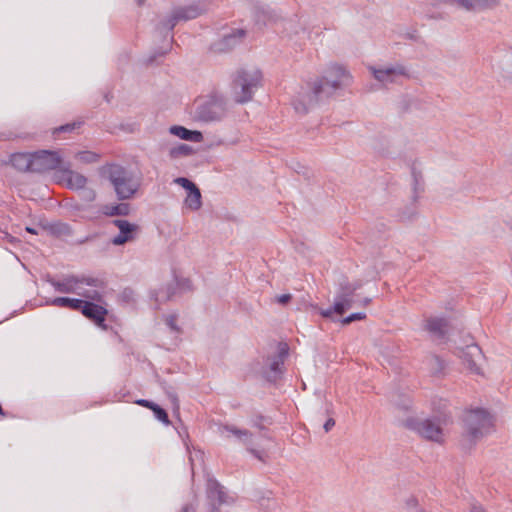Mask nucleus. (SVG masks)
<instances>
[{
  "mask_svg": "<svg viewBox=\"0 0 512 512\" xmlns=\"http://www.w3.org/2000/svg\"><path fill=\"white\" fill-rule=\"evenodd\" d=\"M136 403L140 406H143V407H146V408H149V409H152L154 407V405L156 403L150 401V400H147V399H139L136 401Z\"/></svg>",
  "mask_w": 512,
  "mask_h": 512,
  "instance_id": "46",
  "label": "nucleus"
},
{
  "mask_svg": "<svg viewBox=\"0 0 512 512\" xmlns=\"http://www.w3.org/2000/svg\"><path fill=\"white\" fill-rule=\"evenodd\" d=\"M499 66L503 71L507 73H512V48H510L503 54L499 62Z\"/></svg>",
  "mask_w": 512,
  "mask_h": 512,
  "instance_id": "32",
  "label": "nucleus"
},
{
  "mask_svg": "<svg viewBox=\"0 0 512 512\" xmlns=\"http://www.w3.org/2000/svg\"><path fill=\"white\" fill-rule=\"evenodd\" d=\"M334 313V310L332 309V306L326 308V309H321L320 310V315L324 318H330L332 316V314Z\"/></svg>",
  "mask_w": 512,
  "mask_h": 512,
  "instance_id": "48",
  "label": "nucleus"
},
{
  "mask_svg": "<svg viewBox=\"0 0 512 512\" xmlns=\"http://www.w3.org/2000/svg\"><path fill=\"white\" fill-rule=\"evenodd\" d=\"M165 322H166V325L170 328V330L172 332L180 333L181 329H180V327L176 323L177 322V315L171 314V315L166 316Z\"/></svg>",
  "mask_w": 512,
  "mask_h": 512,
  "instance_id": "39",
  "label": "nucleus"
},
{
  "mask_svg": "<svg viewBox=\"0 0 512 512\" xmlns=\"http://www.w3.org/2000/svg\"><path fill=\"white\" fill-rule=\"evenodd\" d=\"M194 153L192 146L188 144H178L169 149V156L172 159H178L180 157L190 156Z\"/></svg>",
  "mask_w": 512,
  "mask_h": 512,
  "instance_id": "29",
  "label": "nucleus"
},
{
  "mask_svg": "<svg viewBox=\"0 0 512 512\" xmlns=\"http://www.w3.org/2000/svg\"><path fill=\"white\" fill-rule=\"evenodd\" d=\"M174 182L182 186L188 192L197 187V185L194 182L185 177H178L174 180Z\"/></svg>",
  "mask_w": 512,
  "mask_h": 512,
  "instance_id": "38",
  "label": "nucleus"
},
{
  "mask_svg": "<svg viewBox=\"0 0 512 512\" xmlns=\"http://www.w3.org/2000/svg\"><path fill=\"white\" fill-rule=\"evenodd\" d=\"M78 159L84 163H94L98 161V154L91 151H82L77 154Z\"/></svg>",
  "mask_w": 512,
  "mask_h": 512,
  "instance_id": "36",
  "label": "nucleus"
},
{
  "mask_svg": "<svg viewBox=\"0 0 512 512\" xmlns=\"http://www.w3.org/2000/svg\"><path fill=\"white\" fill-rule=\"evenodd\" d=\"M26 231L31 234H38L37 230L33 227H26Z\"/></svg>",
  "mask_w": 512,
  "mask_h": 512,
  "instance_id": "56",
  "label": "nucleus"
},
{
  "mask_svg": "<svg viewBox=\"0 0 512 512\" xmlns=\"http://www.w3.org/2000/svg\"><path fill=\"white\" fill-rule=\"evenodd\" d=\"M449 321L445 317H429L425 320L424 329L433 340L443 341L449 331Z\"/></svg>",
  "mask_w": 512,
  "mask_h": 512,
  "instance_id": "17",
  "label": "nucleus"
},
{
  "mask_svg": "<svg viewBox=\"0 0 512 512\" xmlns=\"http://www.w3.org/2000/svg\"><path fill=\"white\" fill-rule=\"evenodd\" d=\"M83 299L70 298V297H55L46 300V305L56 306L61 308H69L74 311H79Z\"/></svg>",
  "mask_w": 512,
  "mask_h": 512,
  "instance_id": "23",
  "label": "nucleus"
},
{
  "mask_svg": "<svg viewBox=\"0 0 512 512\" xmlns=\"http://www.w3.org/2000/svg\"><path fill=\"white\" fill-rule=\"evenodd\" d=\"M48 230H49L50 234H52L53 236H56V237L72 236V234H73L72 227L69 224L64 223V222L51 223L48 226Z\"/></svg>",
  "mask_w": 512,
  "mask_h": 512,
  "instance_id": "26",
  "label": "nucleus"
},
{
  "mask_svg": "<svg viewBox=\"0 0 512 512\" xmlns=\"http://www.w3.org/2000/svg\"><path fill=\"white\" fill-rule=\"evenodd\" d=\"M245 30L235 29L231 33L224 35L220 40L215 42L212 46L216 52H228L236 47L245 37Z\"/></svg>",
  "mask_w": 512,
  "mask_h": 512,
  "instance_id": "19",
  "label": "nucleus"
},
{
  "mask_svg": "<svg viewBox=\"0 0 512 512\" xmlns=\"http://www.w3.org/2000/svg\"><path fill=\"white\" fill-rule=\"evenodd\" d=\"M32 152H17L11 155V165L20 172H32Z\"/></svg>",
  "mask_w": 512,
  "mask_h": 512,
  "instance_id": "21",
  "label": "nucleus"
},
{
  "mask_svg": "<svg viewBox=\"0 0 512 512\" xmlns=\"http://www.w3.org/2000/svg\"><path fill=\"white\" fill-rule=\"evenodd\" d=\"M120 302L124 304H131L136 301V294L132 288L126 287L119 294Z\"/></svg>",
  "mask_w": 512,
  "mask_h": 512,
  "instance_id": "33",
  "label": "nucleus"
},
{
  "mask_svg": "<svg viewBox=\"0 0 512 512\" xmlns=\"http://www.w3.org/2000/svg\"><path fill=\"white\" fill-rule=\"evenodd\" d=\"M366 318V313L364 312H355V313H352L350 315H348L347 317H344L341 319V323L343 325H348L354 321H359V320H363Z\"/></svg>",
  "mask_w": 512,
  "mask_h": 512,
  "instance_id": "37",
  "label": "nucleus"
},
{
  "mask_svg": "<svg viewBox=\"0 0 512 512\" xmlns=\"http://www.w3.org/2000/svg\"><path fill=\"white\" fill-rule=\"evenodd\" d=\"M111 223L119 229V233L111 239L113 245L121 246L136 238L138 225L124 219H114Z\"/></svg>",
  "mask_w": 512,
  "mask_h": 512,
  "instance_id": "16",
  "label": "nucleus"
},
{
  "mask_svg": "<svg viewBox=\"0 0 512 512\" xmlns=\"http://www.w3.org/2000/svg\"><path fill=\"white\" fill-rule=\"evenodd\" d=\"M289 353V347L286 343H279L277 354L271 358L269 370L266 372V379L269 382H276L283 375L284 361Z\"/></svg>",
  "mask_w": 512,
  "mask_h": 512,
  "instance_id": "15",
  "label": "nucleus"
},
{
  "mask_svg": "<svg viewBox=\"0 0 512 512\" xmlns=\"http://www.w3.org/2000/svg\"><path fill=\"white\" fill-rule=\"evenodd\" d=\"M6 137H7V138H12V137H13V135H7ZM14 137H19V136H18V135H14Z\"/></svg>",
  "mask_w": 512,
  "mask_h": 512,
  "instance_id": "63",
  "label": "nucleus"
},
{
  "mask_svg": "<svg viewBox=\"0 0 512 512\" xmlns=\"http://www.w3.org/2000/svg\"><path fill=\"white\" fill-rule=\"evenodd\" d=\"M353 82L350 72L342 65L331 64L323 75L301 86L292 101L295 112L307 114L316 105L326 102Z\"/></svg>",
  "mask_w": 512,
  "mask_h": 512,
  "instance_id": "1",
  "label": "nucleus"
},
{
  "mask_svg": "<svg viewBox=\"0 0 512 512\" xmlns=\"http://www.w3.org/2000/svg\"><path fill=\"white\" fill-rule=\"evenodd\" d=\"M369 71L373 75V77L380 83H393L397 80L398 77H410L409 69L400 63H397L395 65L390 66H384V67H375V66H369Z\"/></svg>",
  "mask_w": 512,
  "mask_h": 512,
  "instance_id": "13",
  "label": "nucleus"
},
{
  "mask_svg": "<svg viewBox=\"0 0 512 512\" xmlns=\"http://www.w3.org/2000/svg\"><path fill=\"white\" fill-rule=\"evenodd\" d=\"M408 406H409V401H407V402H405V403H403V404L401 405V407H402L403 409H407V408H408Z\"/></svg>",
  "mask_w": 512,
  "mask_h": 512,
  "instance_id": "58",
  "label": "nucleus"
},
{
  "mask_svg": "<svg viewBox=\"0 0 512 512\" xmlns=\"http://www.w3.org/2000/svg\"><path fill=\"white\" fill-rule=\"evenodd\" d=\"M262 420H265V418H264L263 416H259V417H257V420H255V421L253 422V425H254L255 427L259 428V429H264V427H263V426L261 425V423H260Z\"/></svg>",
  "mask_w": 512,
  "mask_h": 512,
  "instance_id": "51",
  "label": "nucleus"
},
{
  "mask_svg": "<svg viewBox=\"0 0 512 512\" xmlns=\"http://www.w3.org/2000/svg\"><path fill=\"white\" fill-rule=\"evenodd\" d=\"M206 495L209 503L208 512H222V505H232L235 497L228 493L226 488L215 478H208L206 483Z\"/></svg>",
  "mask_w": 512,
  "mask_h": 512,
  "instance_id": "9",
  "label": "nucleus"
},
{
  "mask_svg": "<svg viewBox=\"0 0 512 512\" xmlns=\"http://www.w3.org/2000/svg\"><path fill=\"white\" fill-rule=\"evenodd\" d=\"M292 296L290 294H282L277 296L276 300L279 304L286 305L290 300Z\"/></svg>",
  "mask_w": 512,
  "mask_h": 512,
  "instance_id": "45",
  "label": "nucleus"
},
{
  "mask_svg": "<svg viewBox=\"0 0 512 512\" xmlns=\"http://www.w3.org/2000/svg\"><path fill=\"white\" fill-rule=\"evenodd\" d=\"M169 128L176 129V128H185V127L182 125H171Z\"/></svg>",
  "mask_w": 512,
  "mask_h": 512,
  "instance_id": "59",
  "label": "nucleus"
},
{
  "mask_svg": "<svg viewBox=\"0 0 512 512\" xmlns=\"http://www.w3.org/2000/svg\"><path fill=\"white\" fill-rule=\"evenodd\" d=\"M66 130H62V129H59V130H54V132H65Z\"/></svg>",
  "mask_w": 512,
  "mask_h": 512,
  "instance_id": "64",
  "label": "nucleus"
},
{
  "mask_svg": "<svg viewBox=\"0 0 512 512\" xmlns=\"http://www.w3.org/2000/svg\"><path fill=\"white\" fill-rule=\"evenodd\" d=\"M424 366L432 377L440 378L445 375L446 362L438 355L427 356Z\"/></svg>",
  "mask_w": 512,
  "mask_h": 512,
  "instance_id": "22",
  "label": "nucleus"
},
{
  "mask_svg": "<svg viewBox=\"0 0 512 512\" xmlns=\"http://www.w3.org/2000/svg\"><path fill=\"white\" fill-rule=\"evenodd\" d=\"M262 78V72L256 68H241L237 70L232 82L235 102L244 104L252 100L255 92L262 85Z\"/></svg>",
  "mask_w": 512,
  "mask_h": 512,
  "instance_id": "7",
  "label": "nucleus"
},
{
  "mask_svg": "<svg viewBox=\"0 0 512 512\" xmlns=\"http://www.w3.org/2000/svg\"><path fill=\"white\" fill-rule=\"evenodd\" d=\"M184 202L185 205L191 210L196 211L200 209L202 205L200 189L196 187L195 189L188 192Z\"/></svg>",
  "mask_w": 512,
  "mask_h": 512,
  "instance_id": "28",
  "label": "nucleus"
},
{
  "mask_svg": "<svg viewBox=\"0 0 512 512\" xmlns=\"http://www.w3.org/2000/svg\"><path fill=\"white\" fill-rule=\"evenodd\" d=\"M181 512H196V507L193 504H187L183 507Z\"/></svg>",
  "mask_w": 512,
  "mask_h": 512,
  "instance_id": "50",
  "label": "nucleus"
},
{
  "mask_svg": "<svg viewBox=\"0 0 512 512\" xmlns=\"http://www.w3.org/2000/svg\"><path fill=\"white\" fill-rule=\"evenodd\" d=\"M81 190H82L83 198L86 199L87 201H93L95 199L96 195L92 189H86L84 187V189H81Z\"/></svg>",
  "mask_w": 512,
  "mask_h": 512,
  "instance_id": "43",
  "label": "nucleus"
},
{
  "mask_svg": "<svg viewBox=\"0 0 512 512\" xmlns=\"http://www.w3.org/2000/svg\"><path fill=\"white\" fill-rule=\"evenodd\" d=\"M370 302H371V299H370V298H364V299L362 300V304H363V305H365V306H366V305H368V304H370Z\"/></svg>",
  "mask_w": 512,
  "mask_h": 512,
  "instance_id": "57",
  "label": "nucleus"
},
{
  "mask_svg": "<svg viewBox=\"0 0 512 512\" xmlns=\"http://www.w3.org/2000/svg\"><path fill=\"white\" fill-rule=\"evenodd\" d=\"M205 6L201 2H193L188 5L178 6L172 10L169 17L158 24V30L169 34L180 21L193 20L205 12Z\"/></svg>",
  "mask_w": 512,
  "mask_h": 512,
  "instance_id": "8",
  "label": "nucleus"
},
{
  "mask_svg": "<svg viewBox=\"0 0 512 512\" xmlns=\"http://www.w3.org/2000/svg\"><path fill=\"white\" fill-rule=\"evenodd\" d=\"M445 2H455L467 11H474V0H444Z\"/></svg>",
  "mask_w": 512,
  "mask_h": 512,
  "instance_id": "41",
  "label": "nucleus"
},
{
  "mask_svg": "<svg viewBox=\"0 0 512 512\" xmlns=\"http://www.w3.org/2000/svg\"><path fill=\"white\" fill-rule=\"evenodd\" d=\"M104 174L111 182L119 200L131 199L139 189V180L131 170L119 164H108L104 168Z\"/></svg>",
  "mask_w": 512,
  "mask_h": 512,
  "instance_id": "6",
  "label": "nucleus"
},
{
  "mask_svg": "<svg viewBox=\"0 0 512 512\" xmlns=\"http://www.w3.org/2000/svg\"><path fill=\"white\" fill-rule=\"evenodd\" d=\"M130 212V206L127 203H119L115 205H106L103 213L106 216H126Z\"/></svg>",
  "mask_w": 512,
  "mask_h": 512,
  "instance_id": "27",
  "label": "nucleus"
},
{
  "mask_svg": "<svg viewBox=\"0 0 512 512\" xmlns=\"http://www.w3.org/2000/svg\"><path fill=\"white\" fill-rule=\"evenodd\" d=\"M350 285L353 288H355V292H356L357 290H359L362 287L363 283H362V281L357 280V281H354V282H350Z\"/></svg>",
  "mask_w": 512,
  "mask_h": 512,
  "instance_id": "52",
  "label": "nucleus"
},
{
  "mask_svg": "<svg viewBox=\"0 0 512 512\" xmlns=\"http://www.w3.org/2000/svg\"><path fill=\"white\" fill-rule=\"evenodd\" d=\"M499 4V0H474V12L492 9Z\"/></svg>",
  "mask_w": 512,
  "mask_h": 512,
  "instance_id": "31",
  "label": "nucleus"
},
{
  "mask_svg": "<svg viewBox=\"0 0 512 512\" xmlns=\"http://www.w3.org/2000/svg\"><path fill=\"white\" fill-rule=\"evenodd\" d=\"M160 385H161L162 389L164 390L165 394L167 395V397L170 399L174 408H178L179 401H178V397H177V394H176L174 388L171 385L167 384L165 381H161Z\"/></svg>",
  "mask_w": 512,
  "mask_h": 512,
  "instance_id": "30",
  "label": "nucleus"
},
{
  "mask_svg": "<svg viewBox=\"0 0 512 512\" xmlns=\"http://www.w3.org/2000/svg\"><path fill=\"white\" fill-rule=\"evenodd\" d=\"M45 280L56 292L62 294H75L80 296V299L96 302H101L103 299L100 290L104 288V282L96 277L70 274L62 276L61 279H55L47 275Z\"/></svg>",
  "mask_w": 512,
  "mask_h": 512,
  "instance_id": "2",
  "label": "nucleus"
},
{
  "mask_svg": "<svg viewBox=\"0 0 512 512\" xmlns=\"http://www.w3.org/2000/svg\"><path fill=\"white\" fill-rule=\"evenodd\" d=\"M411 176H412V190H413V200L416 201L419 197V194L424 190L423 187V177L420 171H418L415 165L411 168Z\"/></svg>",
  "mask_w": 512,
  "mask_h": 512,
  "instance_id": "25",
  "label": "nucleus"
},
{
  "mask_svg": "<svg viewBox=\"0 0 512 512\" xmlns=\"http://www.w3.org/2000/svg\"><path fill=\"white\" fill-rule=\"evenodd\" d=\"M61 179L66 182V185L70 189H84L87 184V178L73 170H71V166L69 162H65L62 166L60 172Z\"/></svg>",
  "mask_w": 512,
  "mask_h": 512,
  "instance_id": "20",
  "label": "nucleus"
},
{
  "mask_svg": "<svg viewBox=\"0 0 512 512\" xmlns=\"http://www.w3.org/2000/svg\"><path fill=\"white\" fill-rule=\"evenodd\" d=\"M81 125H84V122L74 121V122H71V123L61 124V125L57 126L56 128H64V129H67V128H80Z\"/></svg>",
  "mask_w": 512,
  "mask_h": 512,
  "instance_id": "44",
  "label": "nucleus"
},
{
  "mask_svg": "<svg viewBox=\"0 0 512 512\" xmlns=\"http://www.w3.org/2000/svg\"><path fill=\"white\" fill-rule=\"evenodd\" d=\"M171 134L178 136L182 140L200 142L205 140L206 146L208 148H212L220 145H230L237 142V137L233 138H225V137H216L210 136L206 134L204 136L200 130H169Z\"/></svg>",
  "mask_w": 512,
  "mask_h": 512,
  "instance_id": "12",
  "label": "nucleus"
},
{
  "mask_svg": "<svg viewBox=\"0 0 512 512\" xmlns=\"http://www.w3.org/2000/svg\"><path fill=\"white\" fill-rule=\"evenodd\" d=\"M226 102L219 93L198 97L190 112L194 121L210 123L221 120L226 115Z\"/></svg>",
  "mask_w": 512,
  "mask_h": 512,
  "instance_id": "5",
  "label": "nucleus"
},
{
  "mask_svg": "<svg viewBox=\"0 0 512 512\" xmlns=\"http://www.w3.org/2000/svg\"><path fill=\"white\" fill-rule=\"evenodd\" d=\"M166 52H167V51H160V52H157V53H156V54H154V55H151V56L147 59V63H148V64H152V63L156 60V58H157L158 56H163V55H165V54H166Z\"/></svg>",
  "mask_w": 512,
  "mask_h": 512,
  "instance_id": "49",
  "label": "nucleus"
},
{
  "mask_svg": "<svg viewBox=\"0 0 512 512\" xmlns=\"http://www.w3.org/2000/svg\"><path fill=\"white\" fill-rule=\"evenodd\" d=\"M86 240H87V238L82 239V240L79 241V243L82 244V243L86 242Z\"/></svg>",
  "mask_w": 512,
  "mask_h": 512,
  "instance_id": "62",
  "label": "nucleus"
},
{
  "mask_svg": "<svg viewBox=\"0 0 512 512\" xmlns=\"http://www.w3.org/2000/svg\"><path fill=\"white\" fill-rule=\"evenodd\" d=\"M407 506H408V507H416V506H417V500H416V498H413V497H412V498H409V499L407 500Z\"/></svg>",
  "mask_w": 512,
  "mask_h": 512,
  "instance_id": "54",
  "label": "nucleus"
},
{
  "mask_svg": "<svg viewBox=\"0 0 512 512\" xmlns=\"http://www.w3.org/2000/svg\"><path fill=\"white\" fill-rule=\"evenodd\" d=\"M471 512H486L481 505L474 504L471 507Z\"/></svg>",
  "mask_w": 512,
  "mask_h": 512,
  "instance_id": "53",
  "label": "nucleus"
},
{
  "mask_svg": "<svg viewBox=\"0 0 512 512\" xmlns=\"http://www.w3.org/2000/svg\"><path fill=\"white\" fill-rule=\"evenodd\" d=\"M251 13L259 29L272 27L276 32L291 36V34H297L300 28L294 19L285 17L279 9L266 4L256 3Z\"/></svg>",
  "mask_w": 512,
  "mask_h": 512,
  "instance_id": "3",
  "label": "nucleus"
},
{
  "mask_svg": "<svg viewBox=\"0 0 512 512\" xmlns=\"http://www.w3.org/2000/svg\"><path fill=\"white\" fill-rule=\"evenodd\" d=\"M460 358L466 367L475 374H480L479 361L482 359V351L477 344L467 345L460 351Z\"/></svg>",
  "mask_w": 512,
  "mask_h": 512,
  "instance_id": "18",
  "label": "nucleus"
},
{
  "mask_svg": "<svg viewBox=\"0 0 512 512\" xmlns=\"http://www.w3.org/2000/svg\"><path fill=\"white\" fill-rule=\"evenodd\" d=\"M338 296V298L342 301V303L344 304V306L346 307V309H349L352 307V304H353V297H350V296H345V295H339V294H336Z\"/></svg>",
  "mask_w": 512,
  "mask_h": 512,
  "instance_id": "42",
  "label": "nucleus"
},
{
  "mask_svg": "<svg viewBox=\"0 0 512 512\" xmlns=\"http://www.w3.org/2000/svg\"><path fill=\"white\" fill-rule=\"evenodd\" d=\"M154 413V416L157 420L162 422L165 425H168L170 423L168 414L165 409H163L158 404H155L154 407L151 409Z\"/></svg>",
  "mask_w": 512,
  "mask_h": 512,
  "instance_id": "34",
  "label": "nucleus"
},
{
  "mask_svg": "<svg viewBox=\"0 0 512 512\" xmlns=\"http://www.w3.org/2000/svg\"><path fill=\"white\" fill-rule=\"evenodd\" d=\"M402 218H403V219H410V218H411V216H410V215H409V216H405V215H403V216H402Z\"/></svg>",
  "mask_w": 512,
  "mask_h": 512,
  "instance_id": "61",
  "label": "nucleus"
},
{
  "mask_svg": "<svg viewBox=\"0 0 512 512\" xmlns=\"http://www.w3.org/2000/svg\"><path fill=\"white\" fill-rule=\"evenodd\" d=\"M32 158V173H44L51 170L60 172L65 163L58 151L38 150L32 152Z\"/></svg>",
  "mask_w": 512,
  "mask_h": 512,
  "instance_id": "11",
  "label": "nucleus"
},
{
  "mask_svg": "<svg viewBox=\"0 0 512 512\" xmlns=\"http://www.w3.org/2000/svg\"><path fill=\"white\" fill-rule=\"evenodd\" d=\"M221 431L228 432L229 434L235 436L237 439H239L245 445L251 444L252 433L249 430L239 429L232 425H224L221 428Z\"/></svg>",
  "mask_w": 512,
  "mask_h": 512,
  "instance_id": "24",
  "label": "nucleus"
},
{
  "mask_svg": "<svg viewBox=\"0 0 512 512\" xmlns=\"http://www.w3.org/2000/svg\"><path fill=\"white\" fill-rule=\"evenodd\" d=\"M99 302L93 301V300H84L82 301V304L80 306V312L83 316H85L87 319L93 321L95 325L100 327L103 330H107V325L105 323L106 316L108 314V310L98 304Z\"/></svg>",
  "mask_w": 512,
  "mask_h": 512,
  "instance_id": "14",
  "label": "nucleus"
},
{
  "mask_svg": "<svg viewBox=\"0 0 512 512\" xmlns=\"http://www.w3.org/2000/svg\"><path fill=\"white\" fill-rule=\"evenodd\" d=\"M406 426L427 440L438 443L443 441V430L435 419L409 418Z\"/></svg>",
  "mask_w": 512,
  "mask_h": 512,
  "instance_id": "10",
  "label": "nucleus"
},
{
  "mask_svg": "<svg viewBox=\"0 0 512 512\" xmlns=\"http://www.w3.org/2000/svg\"><path fill=\"white\" fill-rule=\"evenodd\" d=\"M463 436L470 445H475L479 440L494 431L495 418L484 408H473L464 411L462 415Z\"/></svg>",
  "mask_w": 512,
  "mask_h": 512,
  "instance_id": "4",
  "label": "nucleus"
},
{
  "mask_svg": "<svg viewBox=\"0 0 512 512\" xmlns=\"http://www.w3.org/2000/svg\"><path fill=\"white\" fill-rule=\"evenodd\" d=\"M332 309L334 310V313L337 315H343L345 313V311L347 310L337 295H335Z\"/></svg>",
  "mask_w": 512,
  "mask_h": 512,
  "instance_id": "40",
  "label": "nucleus"
},
{
  "mask_svg": "<svg viewBox=\"0 0 512 512\" xmlns=\"http://www.w3.org/2000/svg\"><path fill=\"white\" fill-rule=\"evenodd\" d=\"M248 450L258 459H261V455L259 453V451L255 450V449H252V448H248Z\"/></svg>",
  "mask_w": 512,
  "mask_h": 512,
  "instance_id": "55",
  "label": "nucleus"
},
{
  "mask_svg": "<svg viewBox=\"0 0 512 512\" xmlns=\"http://www.w3.org/2000/svg\"><path fill=\"white\" fill-rule=\"evenodd\" d=\"M355 288L350 285L347 279H344L339 283V289L336 294L353 297Z\"/></svg>",
  "mask_w": 512,
  "mask_h": 512,
  "instance_id": "35",
  "label": "nucleus"
},
{
  "mask_svg": "<svg viewBox=\"0 0 512 512\" xmlns=\"http://www.w3.org/2000/svg\"><path fill=\"white\" fill-rule=\"evenodd\" d=\"M106 102H110L108 94L105 95Z\"/></svg>",
  "mask_w": 512,
  "mask_h": 512,
  "instance_id": "60",
  "label": "nucleus"
},
{
  "mask_svg": "<svg viewBox=\"0 0 512 512\" xmlns=\"http://www.w3.org/2000/svg\"><path fill=\"white\" fill-rule=\"evenodd\" d=\"M334 426H335V420L332 417H330L324 423L323 428H324L325 432H329Z\"/></svg>",
  "mask_w": 512,
  "mask_h": 512,
  "instance_id": "47",
  "label": "nucleus"
}]
</instances>
